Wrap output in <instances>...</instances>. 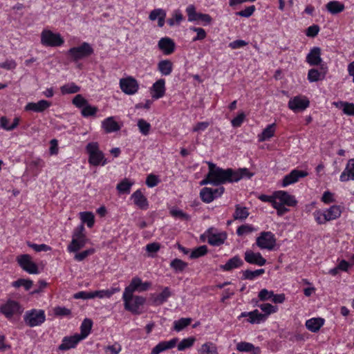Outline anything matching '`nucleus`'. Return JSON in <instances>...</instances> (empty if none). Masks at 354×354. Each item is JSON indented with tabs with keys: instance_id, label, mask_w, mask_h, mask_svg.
I'll list each match as a JSON object with an SVG mask.
<instances>
[{
	"instance_id": "1",
	"label": "nucleus",
	"mask_w": 354,
	"mask_h": 354,
	"mask_svg": "<svg viewBox=\"0 0 354 354\" xmlns=\"http://www.w3.org/2000/svg\"><path fill=\"white\" fill-rule=\"evenodd\" d=\"M207 164L209 169V176L212 177L214 185L216 186L227 183L238 182L243 178H250L253 176V173L250 172L247 168L235 171L231 168L222 169L211 162H208Z\"/></svg>"
},
{
	"instance_id": "2",
	"label": "nucleus",
	"mask_w": 354,
	"mask_h": 354,
	"mask_svg": "<svg viewBox=\"0 0 354 354\" xmlns=\"http://www.w3.org/2000/svg\"><path fill=\"white\" fill-rule=\"evenodd\" d=\"M124 309L134 315H140L142 313V308L146 301V299L142 296L133 295V293L124 292L122 295Z\"/></svg>"
},
{
	"instance_id": "3",
	"label": "nucleus",
	"mask_w": 354,
	"mask_h": 354,
	"mask_svg": "<svg viewBox=\"0 0 354 354\" xmlns=\"http://www.w3.org/2000/svg\"><path fill=\"white\" fill-rule=\"evenodd\" d=\"M86 151L88 154V162L93 166L100 165H104L107 160L104 158V155L99 149V145L96 142H92L87 144Z\"/></svg>"
},
{
	"instance_id": "4",
	"label": "nucleus",
	"mask_w": 354,
	"mask_h": 354,
	"mask_svg": "<svg viewBox=\"0 0 354 354\" xmlns=\"http://www.w3.org/2000/svg\"><path fill=\"white\" fill-rule=\"evenodd\" d=\"M94 52L91 45L87 42H83L80 46L71 48L67 51L68 57L73 62H77L88 57Z\"/></svg>"
},
{
	"instance_id": "5",
	"label": "nucleus",
	"mask_w": 354,
	"mask_h": 354,
	"mask_svg": "<svg viewBox=\"0 0 354 354\" xmlns=\"http://www.w3.org/2000/svg\"><path fill=\"white\" fill-rule=\"evenodd\" d=\"M84 230L85 229L83 224L77 226L74 230L72 241L68 246L69 252H77L86 245L87 239L84 234Z\"/></svg>"
},
{
	"instance_id": "6",
	"label": "nucleus",
	"mask_w": 354,
	"mask_h": 354,
	"mask_svg": "<svg viewBox=\"0 0 354 354\" xmlns=\"http://www.w3.org/2000/svg\"><path fill=\"white\" fill-rule=\"evenodd\" d=\"M24 319L30 327H35L43 324L46 320L45 313L43 310L32 309L26 312Z\"/></svg>"
},
{
	"instance_id": "7",
	"label": "nucleus",
	"mask_w": 354,
	"mask_h": 354,
	"mask_svg": "<svg viewBox=\"0 0 354 354\" xmlns=\"http://www.w3.org/2000/svg\"><path fill=\"white\" fill-rule=\"evenodd\" d=\"M64 41L59 33L44 30L41 34V43L45 46H60Z\"/></svg>"
},
{
	"instance_id": "8",
	"label": "nucleus",
	"mask_w": 354,
	"mask_h": 354,
	"mask_svg": "<svg viewBox=\"0 0 354 354\" xmlns=\"http://www.w3.org/2000/svg\"><path fill=\"white\" fill-rule=\"evenodd\" d=\"M277 239L271 232H262L257 238L256 244L261 249L272 250L276 245Z\"/></svg>"
},
{
	"instance_id": "9",
	"label": "nucleus",
	"mask_w": 354,
	"mask_h": 354,
	"mask_svg": "<svg viewBox=\"0 0 354 354\" xmlns=\"http://www.w3.org/2000/svg\"><path fill=\"white\" fill-rule=\"evenodd\" d=\"M186 12L189 21H201L203 25L210 24L212 21V18L209 15L196 12V8L193 5H189L186 8Z\"/></svg>"
},
{
	"instance_id": "10",
	"label": "nucleus",
	"mask_w": 354,
	"mask_h": 354,
	"mask_svg": "<svg viewBox=\"0 0 354 354\" xmlns=\"http://www.w3.org/2000/svg\"><path fill=\"white\" fill-rule=\"evenodd\" d=\"M0 312L10 319L14 315L21 314L23 309L19 302L9 299L5 304L0 306Z\"/></svg>"
},
{
	"instance_id": "11",
	"label": "nucleus",
	"mask_w": 354,
	"mask_h": 354,
	"mask_svg": "<svg viewBox=\"0 0 354 354\" xmlns=\"http://www.w3.org/2000/svg\"><path fill=\"white\" fill-rule=\"evenodd\" d=\"M17 261L19 266L29 274L38 273V267L32 261L30 255L27 254L19 255L17 257Z\"/></svg>"
},
{
	"instance_id": "12",
	"label": "nucleus",
	"mask_w": 354,
	"mask_h": 354,
	"mask_svg": "<svg viewBox=\"0 0 354 354\" xmlns=\"http://www.w3.org/2000/svg\"><path fill=\"white\" fill-rule=\"evenodd\" d=\"M310 101L305 96L297 95L291 98L288 104V108L294 112L304 111L309 106Z\"/></svg>"
},
{
	"instance_id": "13",
	"label": "nucleus",
	"mask_w": 354,
	"mask_h": 354,
	"mask_svg": "<svg viewBox=\"0 0 354 354\" xmlns=\"http://www.w3.org/2000/svg\"><path fill=\"white\" fill-rule=\"evenodd\" d=\"M120 86L121 90L127 95L135 94L139 88L137 80L132 77L120 79Z\"/></svg>"
},
{
	"instance_id": "14",
	"label": "nucleus",
	"mask_w": 354,
	"mask_h": 354,
	"mask_svg": "<svg viewBox=\"0 0 354 354\" xmlns=\"http://www.w3.org/2000/svg\"><path fill=\"white\" fill-rule=\"evenodd\" d=\"M274 196L277 203H281L288 207H295L297 204L295 196L290 194L286 191H276L274 192Z\"/></svg>"
},
{
	"instance_id": "15",
	"label": "nucleus",
	"mask_w": 354,
	"mask_h": 354,
	"mask_svg": "<svg viewBox=\"0 0 354 354\" xmlns=\"http://www.w3.org/2000/svg\"><path fill=\"white\" fill-rule=\"evenodd\" d=\"M207 242L213 246H220L227 239V233L225 232H216L214 228H209L207 231Z\"/></svg>"
},
{
	"instance_id": "16",
	"label": "nucleus",
	"mask_w": 354,
	"mask_h": 354,
	"mask_svg": "<svg viewBox=\"0 0 354 354\" xmlns=\"http://www.w3.org/2000/svg\"><path fill=\"white\" fill-rule=\"evenodd\" d=\"M151 286L150 282H142L139 277L132 279L130 284L125 288L124 291L129 293H133L135 291L143 292L147 290Z\"/></svg>"
},
{
	"instance_id": "17",
	"label": "nucleus",
	"mask_w": 354,
	"mask_h": 354,
	"mask_svg": "<svg viewBox=\"0 0 354 354\" xmlns=\"http://www.w3.org/2000/svg\"><path fill=\"white\" fill-rule=\"evenodd\" d=\"M245 261L250 264L263 266L266 263V259L259 252L247 250L244 254Z\"/></svg>"
},
{
	"instance_id": "18",
	"label": "nucleus",
	"mask_w": 354,
	"mask_h": 354,
	"mask_svg": "<svg viewBox=\"0 0 354 354\" xmlns=\"http://www.w3.org/2000/svg\"><path fill=\"white\" fill-rule=\"evenodd\" d=\"M307 176V172L304 171L294 169L289 174L284 176L282 182V186L286 187L290 184L295 183L300 178Z\"/></svg>"
},
{
	"instance_id": "19",
	"label": "nucleus",
	"mask_w": 354,
	"mask_h": 354,
	"mask_svg": "<svg viewBox=\"0 0 354 354\" xmlns=\"http://www.w3.org/2000/svg\"><path fill=\"white\" fill-rule=\"evenodd\" d=\"M158 46L166 55H171L175 50V43L169 37L161 38L158 41Z\"/></svg>"
},
{
	"instance_id": "20",
	"label": "nucleus",
	"mask_w": 354,
	"mask_h": 354,
	"mask_svg": "<svg viewBox=\"0 0 354 354\" xmlns=\"http://www.w3.org/2000/svg\"><path fill=\"white\" fill-rule=\"evenodd\" d=\"M178 341V339L175 337L169 341L160 342L152 348L151 354H159L166 350L173 348L176 346Z\"/></svg>"
},
{
	"instance_id": "21",
	"label": "nucleus",
	"mask_w": 354,
	"mask_h": 354,
	"mask_svg": "<svg viewBox=\"0 0 354 354\" xmlns=\"http://www.w3.org/2000/svg\"><path fill=\"white\" fill-rule=\"evenodd\" d=\"M151 96L154 99L162 97L165 93V81L164 79H159L152 86Z\"/></svg>"
},
{
	"instance_id": "22",
	"label": "nucleus",
	"mask_w": 354,
	"mask_h": 354,
	"mask_svg": "<svg viewBox=\"0 0 354 354\" xmlns=\"http://www.w3.org/2000/svg\"><path fill=\"white\" fill-rule=\"evenodd\" d=\"M51 103L47 100H41L37 102H29L25 106L26 111H32L37 113H41L47 109Z\"/></svg>"
},
{
	"instance_id": "23",
	"label": "nucleus",
	"mask_w": 354,
	"mask_h": 354,
	"mask_svg": "<svg viewBox=\"0 0 354 354\" xmlns=\"http://www.w3.org/2000/svg\"><path fill=\"white\" fill-rule=\"evenodd\" d=\"M306 62L310 66H318L321 64L322 59L321 58V48L319 47H313L306 56Z\"/></svg>"
},
{
	"instance_id": "24",
	"label": "nucleus",
	"mask_w": 354,
	"mask_h": 354,
	"mask_svg": "<svg viewBox=\"0 0 354 354\" xmlns=\"http://www.w3.org/2000/svg\"><path fill=\"white\" fill-rule=\"evenodd\" d=\"M82 339L79 337V334L70 337H65L62 340V343L59 346V349L61 351H66L72 348H75L77 343Z\"/></svg>"
},
{
	"instance_id": "25",
	"label": "nucleus",
	"mask_w": 354,
	"mask_h": 354,
	"mask_svg": "<svg viewBox=\"0 0 354 354\" xmlns=\"http://www.w3.org/2000/svg\"><path fill=\"white\" fill-rule=\"evenodd\" d=\"M131 198L133 200L134 204L141 209H147L149 203L147 198L142 194L140 189L136 190L132 195Z\"/></svg>"
},
{
	"instance_id": "26",
	"label": "nucleus",
	"mask_w": 354,
	"mask_h": 354,
	"mask_svg": "<svg viewBox=\"0 0 354 354\" xmlns=\"http://www.w3.org/2000/svg\"><path fill=\"white\" fill-rule=\"evenodd\" d=\"M342 182H346L349 180H354V159L348 161L345 169L339 177Z\"/></svg>"
},
{
	"instance_id": "27",
	"label": "nucleus",
	"mask_w": 354,
	"mask_h": 354,
	"mask_svg": "<svg viewBox=\"0 0 354 354\" xmlns=\"http://www.w3.org/2000/svg\"><path fill=\"white\" fill-rule=\"evenodd\" d=\"M102 127L106 133H112L120 129V126L114 120L113 117H109L102 122Z\"/></svg>"
},
{
	"instance_id": "28",
	"label": "nucleus",
	"mask_w": 354,
	"mask_h": 354,
	"mask_svg": "<svg viewBox=\"0 0 354 354\" xmlns=\"http://www.w3.org/2000/svg\"><path fill=\"white\" fill-rule=\"evenodd\" d=\"M243 264V261L241 259L239 256H234L230 259L225 264L220 266V268L224 271H230L241 267Z\"/></svg>"
},
{
	"instance_id": "29",
	"label": "nucleus",
	"mask_w": 354,
	"mask_h": 354,
	"mask_svg": "<svg viewBox=\"0 0 354 354\" xmlns=\"http://www.w3.org/2000/svg\"><path fill=\"white\" fill-rule=\"evenodd\" d=\"M236 350L239 352H252V354H260L261 353L259 347H255L252 344L246 342L238 343Z\"/></svg>"
},
{
	"instance_id": "30",
	"label": "nucleus",
	"mask_w": 354,
	"mask_h": 354,
	"mask_svg": "<svg viewBox=\"0 0 354 354\" xmlns=\"http://www.w3.org/2000/svg\"><path fill=\"white\" fill-rule=\"evenodd\" d=\"M157 68L162 75H169L173 70V63L169 59L161 60L158 62Z\"/></svg>"
},
{
	"instance_id": "31",
	"label": "nucleus",
	"mask_w": 354,
	"mask_h": 354,
	"mask_svg": "<svg viewBox=\"0 0 354 354\" xmlns=\"http://www.w3.org/2000/svg\"><path fill=\"white\" fill-rule=\"evenodd\" d=\"M324 319L322 318H312L306 321V326L311 332H317L324 325Z\"/></svg>"
},
{
	"instance_id": "32",
	"label": "nucleus",
	"mask_w": 354,
	"mask_h": 354,
	"mask_svg": "<svg viewBox=\"0 0 354 354\" xmlns=\"http://www.w3.org/2000/svg\"><path fill=\"white\" fill-rule=\"evenodd\" d=\"M248 322L250 324H260L266 319V315L260 313L258 310H254L251 312H248Z\"/></svg>"
},
{
	"instance_id": "33",
	"label": "nucleus",
	"mask_w": 354,
	"mask_h": 354,
	"mask_svg": "<svg viewBox=\"0 0 354 354\" xmlns=\"http://www.w3.org/2000/svg\"><path fill=\"white\" fill-rule=\"evenodd\" d=\"M92 325L93 322L91 319L88 318L84 319L80 326L81 333L79 334V337L82 339H84L90 334Z\"/></svg>"
},
{
	"instance_id": "34",
	"label": "nucleus",
	"mask_w": 354,
	"mask_h": 354,
	"mask_svg": "<svg viewBox=\"0 0 354 354\" xmlns=\"http://www.w3.org/2000/svg\"><path fill=\"white\" fill-rule=\"evenodd\" d=\"M326 9L333 15L342 12L344 10V5L337 1H331L326 5Z\"/></svg>"
},
{
	"instance_id": "35",
	"label": "nucleus",
	"mask_w": 354,
	"mask_h": 354,
	"mask_svg": "<svg viewBox=\"0 0 354 354\" xmlns=\"http://www.w3.org/2000/svg\"><path fill=\"white\" fill-rule=\"evenodd\" d=\"M249 216V212L247 207H241L240 205H236L235 212L233 214L234 220H245Z\"/></svg>"
},
{
	"instance_id": "36",
	"label": "nucleus",
	"mask_w": 354,
	"mask_h": 354,
	"mask_svg": "<svg viewBox=\"0 0 354 354\" xmlns=\"http://www.w3.org/2000/svg\"><path fill=\"white\" fill-rule=\"evenodd\" d=\"M265 273V270L263 268L258 269L256 270H246L245 271H243V275L241 279L243 280H253L255 278L262 275Z\"/></svg>"
},
{
	"instance_id": "37",
	"label": "nucleus",
	"mask_w": 354,
	"mask_h": 354,
	"mask_svg": "<svg viewBox=\"0 0 354 354\" xmlns=\"http://www.w3.org/2000/svg\"><path fill=\"white\" fill-rule=\"evenodd\" d=\"M324 213L329 221L339 218L341 216L342 212L339 206L333 205L324 212Z\"/></svg>"
},
{
	"instance_id": "38",
	"label": "nucleus",
	"mask_w": 354,
	"mask_h": 354,
	"mask_svg": "<svg viewBox=\"0 0 354 354\" xmlns=\"http://www.w3.org/2000/svg\"><path fill=\"white\" fill-rule=\"evenodd\" d=\"M171 296V292L168 287H165L163 290L153 299V303L156 305H160L165 302Z\"/></svg>"
},
{
	"instance_id": "39",
	"label": "nucleus",
	"mask_w": 354,
	"mask_h": 354,
	"mask_svg": "<svg viewBox=\"0 0 354 354\" xmlns=\"http://www.w3.org/2000/svg\"><path fill=\"white\" fill-rule=\"evenodd\" d=\"M335 104L337 107L342 109L344 113L348 115H354V104L346 102H335Z\"/></svg>"
},
{
	"instance_id": "40",
	"label": "nucleus",
	"mask_w": 354,
	"mask_h": 354,
	"mask_svg": "<svg viewBox=\"0 0 354 354\" xmlns=\"http://www.w3.org/2000/svg\"><path fill=\"white\" fill-rule=\"evenodd\" d=\"M200 354H218L216 345L212 342L203 344L199 349Z\"/></svg>"
},
{
	"instance_id": "41",
	"label": "nucleus",
	"mask_w": 354,
	"mask_h": 354,
	"mask_svg": "<svg viewBox=\"0 0 354 354\" xmlns=\"http://www.w3.org/2000/svg\"><path fill=\"white\" fill-rule=\"evenodd\" d=\"M133 185V182H131L127 178H124L120 183L118 184L116 188L118 192L121 194H129L131 186Z\"/></svg>"
},
{
	"instance_id": "42",
	"label": "nucleus",
	"mask_w": 354,
	"mask_h": 354,
	"mask_svg": "<svg viewBox=\"0 0 354 354\" xmlns=\"http://www.w3.org/2000/svg\"><path fill=\"white\" fill-rule=\"evenodd\" d=\"M200 196L201 200L206 203H209L214 200L212 195V188L204 187L201 190Z\"/></svg>"
},
{
	"instance_id": "43",
	"label": "nucleus",
	"mask_w": 354,
	"mask_h": 354,
	"mask_svg": "<svg viewBox=\"0 0 354 354\" xmlns=\"http://www.w3.org/2000/svg\"><path fill=\"white\" fill-rule=\"evenodd\" d=\"M170 266L176 272H181L187 268V263L181 259H174L171 261Z\"/></svg>"
},
{
	"instance_id": "44",
	"label": "nucleus",
	"mask_w": 354,
	"mask_h": 354,
	"mask_svg": "<svg viewBox=\"0 0 354 354\" xmlns=\"http://www.w3.org/2000/svg\"><path fill=\"white\" fill-rule=\"evenodd\" d=\"M192 321V319L191 318H180V319L174 322V329L179 332L189 326Z\"/></svg>"
},
{
	"instance_id": "45",
	"label": "nucleus",
	"mask_w": 354,
	"mask_h": 354,
	"mask_svg": "<svg viewBox=\"0 0 354 354\" xmlns=\"http://www.w3.org/2000/svg\"><path fill=\"white\" fill-rule=\"evenodd\" d=\"M80 218L83 223H86L88 227H92L94 225V215L90 212H84L80 213Z\"/></svg>"
},
{
	"instance_id": "46",
	"label": "nucleus",
	"mask_w": 354,
	"mask_h": 354,
	"mask_svg": "<svg viewBox=\"0 0 354 354\" xmlns=\"http://www.w3.org/2000/svg\"><path fill=\"white\" fill-rule=\"evenodd\" d=\"M274 124H272L268 125L261 133V135L259 136V141H265L269 140L274 136Z\"/></svg>"
},
{
	"instance_id": "47",
	"label": "nucleus",
	"mask_w": 354,
	"mask_h": 354,
	"mask_svg": "<svg viewBox=\"0 0 354 354\" xmlns=\"http://www.w3.org/2000/svg\"><path fill=\"white\" fill-rule=\"evenodd\" d=\"M60 89L62 93L64 95L72 94L79 92L80 87L77 86L75 83H70L62 86Z\"/></svg>"
},
{
	"instance_id": "48",
	"label": "nucleus",
	"mask_w": 354,
	"mask_h": 354,
	"mask_svg": "<svg viewBox=\"0 0 354 354\" xmlns=\"http://www.w3.org/2000/svg\"><path fill=\"white\" fill-rule=\"evenodd\" d=\"M97 111V107L91 106L88 103L82 109L81 113L84 118H88L90 116H94Z\"/></svg>"
},
{
	"instance_id": "49",
	"label": "nucleus",
	"mask_w": 354,
	"mask_h": 354,
	"mask_svg": "<svg viewBox=\"0 0 354 354\" xmlns=\"http://www.w3.org/2000/svg\"><path fill=\"white\" fill-rule=\"evenodd\" d=\"M324 77V74H322L317 69L311 68L308 73V80L310 82H317Z\"/></svg>"
},
{
	"instance_id": "50",
	"label": "nucleus",
	"mask_w": 354,
	"mask_h": 354,
	"mask_svg": "<svg viewBox=\"0 0 354 354\" xmlns=\"http://www.w3.org/2000/svg\"><path fill=\"white\" fill-rule=\"evenodd\" d=\"M138 127L140 132L144 135L147 136L151 130V124L144 119H140L138 121Z\"/></svg>"
},
{
	"instance_id": "51",
	"label": "nucleus",
	"mask_w": 354,
	"mask_h": 354,
	"mask_svg": "<svg viewBox=\"0 0 354 354\" xmlns=\"http://www.w3.org/2000/svg\"><path fill=\"white\" fill-rule=\"evenodd\" d=\"M207 253V247L205 245L195 248L190 254L191 259H197Z\"/></svg>"
},
{
	"instance_id": "52",
	"label": "nucleus",
	"mask_w": 354,
	"mask_h": 354,
	"mask_svg": "<svg viewBox=\"0 0 354 354\" xmlns=\"http://www.w3.org/2000/svg\"><path fill=\"white\" fill-rule=\"evenodd\" d=\"M33 283L32 281L30 279H19L14 282H12V285L13 287L19 288L20 286H24L26 290H28L31 288Z\"/></svg>"
},
{
	"instance_id": "53",
	"label": "nucleus",
	"mask_w": 354,
	"mask_h": 354,
	"mask_svg": "<svg viewBox=\"0 0 354 354\" xmlns=\"http://www.w3.org/2000/svg\"><path fill=\"white\" fill-rule=\"evenodd\" d=\"M183 19V16L179 10H175L173 17L167 19L169 26H174L176 24H179Z\"/></svg>"
},
{
	"instance_id": "54",
	"label": "nucleus",
	"mask_w": 354,
	"mask_h": 354,
	"mask_svg": "<svg viewBox=\"0 0 354 354\" xmlns=\"http://www.w3.org/2000/svg\"><path fill=\"white\" fill-rule=\"evenodd\" d=\"M195 342L194 337H188L183 339L178 344V351H184L187 348L192 347Z\"/></svg>"
},
{
	"instance_id": "55",
	"label": "nucleus",
	"mask_w": 354,
	"mask_h": 354,
	"mask_svg": "<svg viewBox=\"0 0 354 354\" xmlns=\"http://www.w3.org/2000/svg\"><path fill=\"white\" fill-rule=\"evenodd\" d=\"M259 307L261 309V310L264 313L263 315H266V317L275 312H277L278 308L276 306H272L270 304L266 303V304H262L261 305H259Z\"/></svg>"
},
{
	"instance_id": "56",
	"label": "nucleus",
	"mask_w": 354,
	"mask_h": 354,
	"mask_svg": "<svg viewBox=\"0 0 354 354\" xmlns=\"http://www.w3.org/2000/svg\"><path fill=\"white\" fill-rule=\"evenodd\" d=\"M72 102L79 109H82L88 103V101L80 94L76 95L73 99Z\"/></svg>"
},
{
	"instance_id": "57",
	"label": "nucleus",
	"mask_w": 354,
	"mask_h": 354,
	"mask_svg": "<svg viewBox=\"0 0 354 354\" xmlns=\"http://www.w3.org/2000/svg\"><path fill=\"white\" fill-rule=\"evenodd\" d=\"M254 227L250 225H242L239 226L236 230V234L238 236H243L248 234L254 231Z\"/></svg>"
},
{
	"instance_id": "58",
	"label": "nucleus",
	"mask_w": 354,
	"mask_h": 354,
	"mask_svg": "<svg viewBox=\"0 0 354 354\" xmlns=\"http://www.w3.org/2000/svg\"><path fill=\"white\" fill-rule=\"evenodd\" d=\"M170 214L173 217L180 218L183 221H189L190 219V216L180 209H171Z\"/></svg>"
},
{
	"instance_id": "59",
	"label": "nucleus",
	"mask_w": 354,
	"mask_h": 354,
	"mask_svg": "<svg viewBox=\"0 0 354 354\" xmlns=\"http://www.w3.org/2000/svg\"><path fill=\"white\" fill-rule=\"evenodd\" d=\"M190 30L196 32V36L193 38V41L202 40L207 36L205 30L202 28L192 27Z\"/></svg>"
},
{
	"instance_id": "60",
	"label": "nucleus",
	"mask_w": 354,
	"mask_h": 354,
	"mask_svg": "<svg viewBox=\"0 0 354 354\" xmlns=\"http://www.w3.org/2000/svg\"><path fill=\"white\" fill-rule=\"evenodd\" d=\"M286 206L281 203H277V201L272 203V207L277 210V214L279 216H281L289 212V209L286 207Z\"/></svg>"
},
{
	"instance_id": "61",
	"label": "nucleus",
	"mask_w": 354,
	"mask_h": 354,
	"mask_svg": "<svg viewBox=\"0 0 354 354\" xmlns=\"http://www.w3.org/2000/svg\"><path fill=\"white\" fill-rule=\"evenodd\" d=\"M122 347L118 343H115L113 345H109L105 347L104 351L106 354H118L121 351Z\"/></svg>"
},
{
	"instance_id": "62",
	"label": "nucleus",
	"mask_w": 354,
	"mask_h": 354,
	"mask_svg": "<svg viewBox=\"0 0 354 354\" xmlns=\"http://www.w3.org/2000/svg\"><path fill=\"white\" fill-rule=\"evenodd\" d=\"M272 296H274V292L269 291L266 288L262 289L259 292V295H258L259 300L263 301L271 299L272 298Z\"/></svg>"
},
{
	"instance_id": "63",
	"label": "nucleus",
	"mask_w": 354,
	"mask_h": 354,
	"mask_svg": "<svg viewBox=\"0 0 354 354\" xmlns=\"http://www.w3.org/2000/svg\"><path fill=\"white\" fill-rule=\"evenodd\" d=\"M255 9L256 8L254 6H248L244 10L237 12L236 15L243 17H250L251 15H252L255 11Z\"/></svg>"
},
{
	"instance_id": "64",
	"label": "nucleus",
	"mask_w": 354,
	"mask_h": 354,
	"mask_svg": "<svg viewBox=\"0 0 354 354\" xmlns=\"http://www.w3.org/2000/svg\"><path fill=\"white\" fill-rule=\"evenodd\" d=\"M94 252H95V250L93 248H91V249H88V250H86L82 251L81 252L77 253L75 255L74 259L76 261H82L84 259H85L88 256H89L91 254H93L94 253Z\"/></svg>"
}]
</instances>
